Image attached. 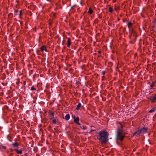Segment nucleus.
<instances>
[{"label":"nucleus","mask_w":156,"mask_h":156,"mask_svg":"<svg viewBox=\"0 0 156 156\" xmlns=\"http://www.w3.org/2000/svg\"><path fill=\"white\" fill-rule=\"evenodd\" d=\"M50 120L51 121L52 123L53 124H55L56 123V120L54 118L52 119H50Z\"/></svg>","instance_id":"obj_13"},{"label":"nucleus","mask_w":156,"mask_h":156,"mask_svg":"<svg viewBox=\"0 0 156 156\" xmlns=\"http://www.w3.org/2000/svg\"><path fill=\"white\" fill-rule=\"evenodd\" d=\"M98 52L99 54H101V51H99Z\"/></svg>","instance_id":"obj_29"},{"label":"nucleus","mask_w":156,"mask_h":156,"mask_svg":"<svg viewBox=\"0 0 156 156\" xmlns=\"http://www.w3.org/2000/svg\"><path fill=\"white\" fill-rule=\"evenodd\" d=\"M76 123H77L78 125H80H80H81L80 124V123L79 122H77Z\"/></svg>","instance_id":"obj_26"},{"label":"nucleus","mask_w":156,"mask_h":156,"mask_svg":"<svg viewBox=\"0 0 156 156\" xmlns=\"http://www.w3.org/2000/svg\"><path fill=\"white\" fill-rule=\"evenodd\" d=\"M12 144L14 147H18L19 145V143L18 142H16L13 143Z\"/></svg>","instance_id":"obj_10"},{"label":"nucleus","mask_w":156,"mask_h":156,"mask_svg":"<svg viewBox=\"0 0 156 156\" xmlns=\"http://www.w3.org/2000/svg\"><path fill=\"white\" fill-rule=\"evenodd\" d=\"M121 128L118 129L117 131V133L116 136V139L118 140H120L121 141H122L124 139L125 136L123 135L124 134L122 129H123V127L120 124Z\"/></svg>","instance_id":"obj_2"},{"label":"nucleus","mask_w":156,"mask_h":156,"mask_svg":"<svg viewBox=\"0 0 156 156\" xmlns=\"http://www.w3.org/2000/svg\"><path fill=\"white\" fill-rule=\"evenodd\" d=\"M95 21H98V19H96L95 20Z\"/></svg>","instance_id":"obj_33"},{"label":"nucleus","mask_w":156,"mask_h":156,"mask_svg":"<svg viewBox=\"0 0 156 156\" xmlns=\"http://www.w3.org/2000/svg\"><path fill=\"white\" fill-rule=\"evenodd\" d=\"M14 150L16 152V153L17 154H22V152H23L22 150L21 149L18 150L17 149H14Z\"/></svg>","instance_id":"obj_7"},{"label":"nucleus","mask_w":156,"mask_h":156,"mask_svg":"<svg viewBox=\"0 0 156 156\" xmlns=\"http://www.w3.org/2000/svg\"><path fill=\"white\" fill-rule=\"evenodd\" d=\"M148 99L149 100H150L152 103L154 102L155 101H156V99H155L154 95L153 97H151Z\"/></svg>","instance_id":"obj_8"},{"label":"nucleus","mask_w":156,"mask_h":156,"mask_svg":"<svg viewBox=\"0 0 156 156\" xmlns=\"http://www.w3.org/2000/svg\"><path fill=\"white\" fill-rule=\"evenodd\" d=\"M27 154H28L27 153H26L25 154V155L26 156H27Z\"/></svg>","instance_id":"obj_30"},{"label":"nucleus","mask_w":156,"mask_h":156,"mask_svg":"<svg viewBox=\"0 0 156 156\" xmlns=\"http://www.w3.org/2000/svg\"><path fill=\"white\" fill-rule=\"evenodd\" d=\"M108 136V133L107 132L101 131L99 133L97 138L101 143H105L107 142Z\"/></svg>","instance_id":"obj_1"},{"label":"nucleus","mask_w":156,"mask_h":156,"mask_svg":"<svg viewBox=\"0 0 156 156\" xmlns=\"http://www.w3.org/2000/svg\"><path fill=\"white\" fill-rule=\"evenodd\" d=\"M155 115H156V113Z\"/></svg>","instance_id":"obj_37"},{"label":"nucleus","mask_w":156,"mask_h":156,"mask_svg":"<svg viewBox=\"0 0 156 156\" xmlns=\"http://www.w3.org/2000/svg\"><path fill=\"white\" fill-rule=\"evenodd\" d=\"M155 20V21H156V19Z\"/></svg>","instance_id":"obj_36"},{"label":"nucleus","mask_w":156,"mask_h":156,"mask_svg":"<svg viewBox=\"0 0 156 156\" xmlns=\"http://www.w3.org/2000/svg\"><path fill=\"white\" fill-rule=\"evenodd\" d=\"M133 25V23H131L130 22H128V23L127 24L128 27L129 29H130L131 28Z\"/></svg>","instance_id":"obj_12"},{"label":"nucleus","mask_w":156,"mask_h":156,"mask_svg":"<svg viewBox=\"0 0 156 156\" xmlns=\"http://www.w3.org/2000/svg\"><path fill=\"white\" fill-rule=\"evenodd\" d=\"M11 151H13V150H11Z\"/></svg>","instance_id":"obj_35"},{"label":"nucleus","mask_w":156,"mask_h":156,"mask_svg":"<svg viewBox=\"0 0 156 156\" xmlns=\"http://www.w3.org/2000/svg\"><path fill=\"white\" fill-rule=\"evenodd\" d=\"M93 10L91 9V8H90L89 9V11L88 12V13H89L90 14H92L93 13Z\"/></svg>","instance_id":"obj_18"},{"label":"nucleus","mask_w":156,"mask_h":156,"mask_svg":"<svg viewBox=\"0 0 156 156\" xmlns=\"http://www.w3.org/2000/svg\"><path fill=\"white\" fill-rule=\"evenodd\" d=\"M9 141H10V142H12V140H10V139H8Z\"/></svg>","instance_id":"obj_32"},{"label":"nucleus","mask_w":156,"mask_h":156,"mask_svg":"<svg viewBox=\"0 0 156 156\" xmlns=\"http://www.w3.org/2000/svg\"><path fill=\"white\" fill-rule=\"evenodd\" d=\"M154 83H153V84H152L151 85V87H153L154 86Z\"/></svg>","instance_id":"obj_28"},{"label":"nucleus","mask_w":156,"mask_h":156,"mask_svg":"<svg viewBox=\"0 0 156 156\" xmlns=\"http://www.w3.org/2000/svg\"><path fill=\"white\" fill-rule=\"evenodd\" d=\"M116 0H112V2L113 3L115 2H116Z\"/></svg>","instance_id":"obj_27"},{"label":"nucleus","mask_w":156,"mask_h":156,"mask_svg":"<svg viewBox=\"0 0 156 156\" xmlns=\"http://www.w3.org/2000/svg\"><path fill=\"white\" fill-rule=\"evenodd\" d=\"M140 130L142 133H144L146 132L147 130V128L145 127H143V128L140 129Z\"/></svg>","instance_id":"obj_5"},{"label":"nucleus","mask_w":156,"mask_h":156,"mask_svg":"<svg viewBox=\"0 0 156 156\" xmlns=\"http://www.w3.org/2000/svg\"><path fill=\"white\" fill-rule=\"evenodd\" d=\"M22 10H20V14H19V16H20V19H22V16L23 15V14H22Z\"/></svg>","instance_id":"obj_20"},{"label":"nucleus","mask_w":156,"mask_h":156,"mask_svg":"<svg viewBox=\"0 0 156 156\" xmlns=\"http://www.w3.org/2000/svg\"><path fill=\"white\" fill-rule=\"evenodd\" d=\"M79 121V117H77L74 119V122L75 123L78 122Z\"/></svg>","instance_id":"obj_15"},{"label":"nucleus","mask_w":156,"mask_h":156,"mask_svg":"<svg viewBox=\"0 0 156 156\" xmlns=\"http://www.w3.org/2000/svg\"><path fill=\"white\" fill-rule=\"evenodd\" d=\"M72 117H73V118L74 119H75V118H76V117H75V115H74V116H73H73H72Z\"/></svg>","instance_id":"obj_25"},{"label":"nucleus","mask_w":156,"mask_h":156,"mask_svg":"<svg viewBox=\"0 0 156 156\" xmlns=\"http://www.w3.org/2000/svg\"><path fill=\"white\" fill-rule=\"evenodd\" d=\"M80 127L81 129L84 130H86L87 129V127L83 125H80Z\"/></svg>","instance_id":"obj_17"},{"label":"nucleus","mask_w":156,"mask_h":156,"mask_svg":"<svg viewBox=\"0 0 156 156\" xmlns=\"http://www.w3.org/2000/svg\"><path fill=\"white\" fill-rule=\"evenodd\" d=\"M120 9V7L119 6H115L114 8V9L116 11H117L118 10H119Z\"/></svg>","instance_id":"obj_19"},{"label":"nucleus","mask_w":156,"mask_h":156,"mask_svg":"<svg viewBox=\"0 0 156 156\" xmlns=\"http://www.w3.org/2000/svg\"><path fill=\"white\" fill-rule=\"evenodd\" d=\"M140 133H142L140 131V129H139L137 130V131H136V132H135V133H134L133 134V136L138 135L140 134Z\"/></svg>","instance_id":"obj_9"},{"label":"nucleus","mask_w":156,"mask_h":156,"mask_svg":"<svg viewBox=\"0 0 156 156\" xmlns=\"http://www.w3.org/2000/svg\"><path fill=\"white\" fill-rule=\"evenodd\" d=\"M36 90V89L34 88V86H32L31 88V90L33 91L35 90Z\"/></svg>","instance_id":"obj_23"},{"label":"nucleus","mask_w":156,"mask_h":156,"mask_svg":"<svg viewBox=\"0 0 156 156\" xmlns=\"http://www.w3.org/2000/svg\"><path fill=\"white\" fill-rule=\"evenodd\" d=\"M156 110V107H154L149 112L150 113H152L154 112Z\"/></svg>","instance_id":"obj_14"},{"label":"nucleus","mask_w":156,"mask_h":156,"mask_svg":"<svg viewBox=\"0 0 156 156\" xmlns=\"http://www.w3.org/2000/svg\"><path fill=\"white\" fill-rule=\"evenodd\" d=\"M18 12V10H15V12Z\"/></svg>","instance_id":"obj_31"},{"label":"nucleus","mask_w":156,"mask_h":156,"mask_svg":"<svg viewBox=\"0 0 156 156\" xmlns=\"http://www.w3.org/2000/svg\"><path fill=\"white\" fill-rule=\"evenodd\" d=\"M81 106V104L79 103L77 105L76 109L77 110H79L80 109V107Z\"/></svg>","instance_id":"obj_11"},{"label":"nucleus","mask_w":156,"mask_h":156,"mask_svg":"<svg viewBox=\"0 0 156 156\" xmlns=\"http://www.w3.org/2000/svg\"><path fill=\"white\" fill-rule=\"evenodd\" d=\"M49 115L50 119L54 118V113L52 111H50L49 113Z\"/></svg>","instance_id":"obj_3"},{"label":"nucleus","mask_w":156,"mask_h":156,"mask_svg":"<svg viewBox=\"0 0 156 156\" xmlns=\"http://www.w3.org/2000/svg\"><path fill=\"white\" fill-rule=\"evenodd\" d=\"M101 73H102V74H103V75H104L105 74V71H103Z\"/></svg>","instance_id":"obj_24"},{"label":"nucleus","mask_w":156,"mask_h":156,"mask_svg":"<svg viewBox=\"0 0 156 156\" xmlns=\"http://www.w3.org/2000/svg\"><path fill=\"white\" fill-rule=\"evenodd\" d=\"M0 147L1 148L3 149L4 150H5L6 148V147L2 145H0Z\"/></svg>","instance_id":"obj_21"},{"label":"nucleus","mask_w":156,"mask_h":156,"mask_svg":"<svg viewBox=\"0 0 156 156\" xmlns=\"http://www.w3.org/2000/svg\"><path fill=\"white\" fill-rule=\"evenodd\" d=\"M104 78V76H102V79Z\"/></svg>","instance_id":"obj_34"},{"label":"nucleus","mask_w":156,"mask_h":156,"mask_svg":"<svg viewBox=\"0 0 156 156\" xmlns=\"http://www.w3.org/2000/svg\"><path fill=\"white\" fill-rule=\"evenodd\" d=\"M70 118V115L69 114H66L65 116V119L66 120H68Z\"/></svg>","instance_id":"obj_16"},{"label":"nucleus","mask_w":156,"mask_h":156,"mask_svg":"<svg viewBox=\"0 0 156 156\" xmlns=\"http://www.w3.org/2000/svg\"><path fill=\"white\" fill-rule=\"evenodd\" d=\"M109 11L110 12H113V9L111 7H110L109 8Z\"/></svg>","instance_id":"obj_22"},{"label":"nucleus","mask_w":156,"mask_h":156,"mask_svg":"<svg viewBox=\"0 0 156 156\" xmlns=\"http://www.w3.org/2000/svg\"><path fill=\"white\" fill-rule=\"evenodd\" d=\"M71 44V41L70 38H68L67 42V46L69 48Z\"/></svg>","instance_id":"obj_6"},{"label":"nucleus","mask_w":156,"mask_h":156,"mask_svg":"<svg viewBox=\"0 0 156 156\" xmlns=\"http://www.w3.org/2000/svg\"><path fill=\"white\" fill-rule=\"evenodd\" d=\"M41 50L42 52H43L44 51H47V49L45 45H43L41 48Z\"/></svg>","instance_id":"obj_4"}]
</instances>
